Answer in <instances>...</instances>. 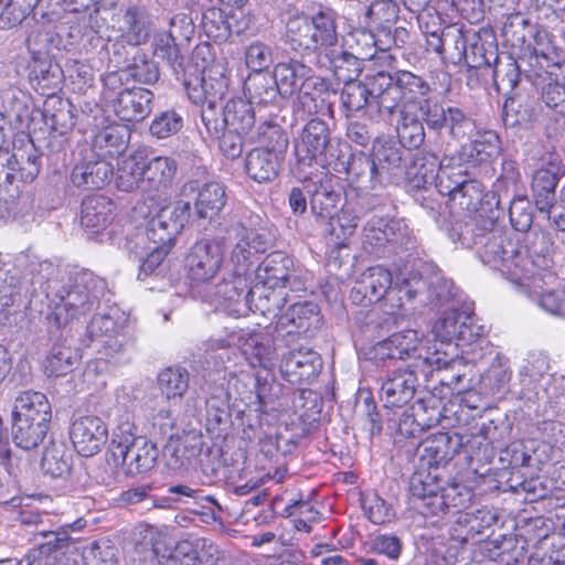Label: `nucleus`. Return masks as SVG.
Here are the masks:
<instances>
[{
  "mask_svg": "<svg viewBox=\"0 0 565 565\" xmlns=\"http://www.w3.org/2000/svg\"><path fill=\"white\" fill-rule=\"evenodd\" d=\"M458 436L438 433L418 446L419 465L409 481L411 504L425 518L460 513L472 502V490L462 483H447L441 466L458 452Z\"/></svg>",
  "mask_w": 565,
  "mask_h": 565,
  "instance_id": "1",
  "label": "nucleus"
},
{
  "mask_svg": "<svg viewBox=\"0 0 565 565\" xmlns=\"http://www.w3.org/2000/svg\"><path fill=\"white\" fill-rule=\"evenodd\" d=\"M476 255L513 284L531 278L535 268L546 269L552 264L550 255L536 244L529 247L514 242L494 225L487 232Z\"/></svg>",
  "mask_w": 565,
  "mask_h": 565,
  "instance_id": "2",
  "label": "nucleus"
},
{
  "mask_svg": "<svg viewBox=\"0 0 565 565\" xmlns=\"http://www.w3.org/2000/svg\"><path fill=\"white\" fill-rule=\"evenodd\" d=\"M49 288L58 302L47 320L60 329L74 319L85 317L98 306L105 282L88 270H76L63 277L61 282L49 281Z\"/></svg>",
  "mask_w": 565,
  "mask_h": 565,
  "instance_id": "3",
  "label": "nucleus"
},
{
  "mask_svg": "<svg viewBox=\"0 0 565 565\" xmlns=\"http://www.w3.org/2000/svg\"><path fill=\"white\" fill-rule=\"evenodd\" d=\"M109 451L114 462L125 466L130 475L150 471L159 455L156 445L137 436L135 425L128 420L119 423L114 430Z\"/></svg>",
  "mask_w": 565,
  "mask_h": 565,
  "instance_id": "4",
  "label": "nucleus"
},
{
  "mask_svg": "<svg viewBox=\"0 0 565 565\" xmlns=\"http://www.w3.org/2000/svg\"><path fill=\"white\" fill-rule=\"evenodd\" d=\"M374 88L377 93L383 92L381 106L384 109V121L392 122L396 109L401 105L417 107V103L430 92L428 83L420 76L409 71H396L394 74L380 72Z\"/></svg>",
  "mask_w": 565,
  "mask_h": 565,
  "instance_id": "5",
  "label": "nucleus"
},
{
  "mask_svg": "<svg viewBox=\"0 0 565 565\" xmlns=\"http://www.w3.org/2000/svg\"><path fill=\"white\" fill-rule=\"evenodd\" d=\"M191 216V204L177 201L162 207L149 222L143 231H138L132 239L138 245L167 247L171 250L177 236L181 233Z\"/></svg>",
  "mask_w": 565,
  "mask_h": 565,
  "instance_id": "6",
  "label": "nucleus"
},
{
  "mask_svg": "<svg viewBox=\"0 0 565 565\" xmlns=\"http://www.w3.org/2000/svg\"><path fill=\"white\" fill-rule=\"evenodd\" d=\"M356 41L358 44L362 42L363 46L358 47L355 53L348 52L339 45L319 51L317 53L318 65L331 71L340 82L347 83L355 79L362 71V62L374 57L377 45L371 33L360 32L356 34Z\"/></svg>",
  "mask_w": 565,
  "mask_h": 565,
  "instance_id": "7",
  "label": "nucleus"
},
{
  "mask_svg": "<svg viewBox=\"0 0 565 565\" xmlns=\"http://www.w3.org/2000/svg\"><path fill=\"white\" fill-rule=\"evenodd\" d=\"M339 152L338 146L332 145L328 124L319 118L309 120L295 140V153L299 163L331 167Z\"/></svg>",
  "mask_w": 565,
  "mask_h": 565,
  "instance_id": "8",
  "label": "nucleus"
},
{
  "mask_svg": "<svg viewBox=\"0 0 565 565\" xmlns=\"http://www.w3.org/2000/svg\"><path fill=\"white\" fill-rule=\"evenodd\" d=\"M205 294L203 296L205 301L222 307L228 315L239 317L245 316L252 310V302L258 286L249 287L248 275L235 273L227 274L216 285L203 287Z\"/></svg>",
  "mask_w": 565,
  "mask_h": 565,
  "instance_id": "9",
  "label": "nucleus"
},
{
  "mask_svg": "<svg viewBox=\"0 0 565 565\" xmlns=\"http://www.w3.org/2000/svg\"><path fill=\"white\" fill-rule=\"evenodd\" d=\"M417 113L429 130L439 132L447 129L452 139L461 140L473 129L472 119L459 107L446 106L436 99L418 100Z\"/></svg>",
  "mask_w": 565,
  "mask_h": 565,
  "instance_id": "10",
  "label": "nucleus"
},
{
  "mask_svg": "<svg viewBox=\"0 0 565 565\" xmlns=\"http://www.w3.org/2000/svg\"><path fill=\"white\" fill-rule=\"evenodd\" d=\"M225 246L221 239H201L192 245L185 268L192 287H210L211 280L218 274L224 260Z\"/></svg>",
  "mask_w": 565,
  "mask_h": 565,
  "instance_id": "11",
  "label": "nucleus"
},
{
  "mask_svg": "<svg viewBox=\"0 0 565 565\" xmlns=\"http://www.w3.org/2000/svg\"><path fill=\"white\" fill-rule=\"evenodd\" d=\"M202 122L210 136H218L224 129L252 137L255 132V111L250 103L242 98L230 99L223 107L222 118L213 109L201 110Z\"/></svg>",
  "mask_w": 565,
  "mask_h": 565,
  "instance_id": "12",
  "label": "nucleus"
},
{
  "mask_svg": "<svg viewBox=\"0 0 565 565\" xmlns=\"http://www.w3.org/2000/svg\"><path fill=\"white\" fill-rule=\"evenodd\" d=\"M273 75L281 90L282 98H289L300 88L316 89L319 94L330 93V83L312 73V70L299 60L290 58L274 67Z\"/></svg>",
  "mask_w": 565,
  "mask_h": 565,
  "instance_id": "13",
  "label": "nucleus"
},
{
  "mask_svg": "<svg viewBox=\"0 0 565 565\" xmlns=\"http://www.w3.org/2000/svg\"><path fill=\"white\" fill-rule=\"evenodd\" d=\"M565 174V167L561 157L555 152H550L542 158L541 167L534 172L532 178V192L535 205L541 213L550 217V210L558 202L555 201V189L558 180Z\"/></svg>",
  "mask_w": 565,
  "mask_h": 565,
  "instance_id": "14",
  "label": "nucleus"
},
{
  "mask_svg": "<svg viewBox=\"0 0 565 565\" xmlns=\"http://www.w3.org/2000/svg\"><path fill=\"white\" fill-rule=\"evenodd\" d=\"M433 332L440 347L451 348L454 340L461 341L463 344H470L479 339L484 329L476 322L472 315L467 311L447 310L433 327Z\"/></svg>",
  "mask_w": 565,
  "mask_h": 565,
  "instance_id": "15",
  "label": "nucleus"
},
{
  "mask_svg": "<svg viewBox=\"0 0 565 565\" xmlns=\"http://www.w3.org/2000/svg\"><path fill=\"white\" fill-rule=\"evenodd\" d=\"M546 269L535 268L532 277L515 285L526 288L537 297L539 306L546 312L565 318V290L556 289L558 278L555 273Z\"/></svg>",
  "mask_w": 565,
  "mask_h": 565,
  "instance_id": "16",
  "label": "nucleus"
},
{
  "mask_svg": "<svg viewBox=\"0 0 565 565\" xmlns=\"http://www.w3.org/2000/svg\"><path fill=\"white\" fill-rule=\"evenodd\" d=\"M43 116L45 124L53 131L47 143L49 151L58 157L65 149L63 136L75 126L73 105L58 96H49L44 102Z\"/></svg>",
  "mask_w": 565,
  "mask_h": 565,
  "instance_id": "17",
  "label": "nucleus"
},
{
  "mask_svg": "<svg viewBox=\"0 0 565 565\" xmlns=\"http://www.w3.org/2000/svg\"><path fill=\"white\" fill-rule=\"evenodd\" d=\"M331 168L339 173H345L348 181L362 190H374L381 186L379 171L371 154L363 151L345 156L339 152Z\"/></svg>",
  "mask_w": 565,
  "mask_h": 565,
  "instance_id": "18",
  "label": "nucleus"
},
{
  "mask_svg": "<svg viewBox=\"0 0 565 565\" xmlns=\"http://www.w3.org/2000/svg\"><path fill=\"white\" fill-rule=\"evenodd\" d=\"M75 450L83 457H92L102 450L108 438L104 420L97 416H82L75 419L70 429Z\"/></svg>",
  "mask_w": 565,
  "mask_h": 565,
  "instance_id": "19",
  "label": "nucleus"
},
{
  "mask_svg": "<svg viewBox=\"0 0 565 565\" xmlns=\"http://www.w3.org/2000/svg\"><path fill=\"white\" fill-rule=\"evenodd\" d=\"M310 198L311 212L321 220H327L335 214L337 207L342 200V186L338 177L324 173L317 180L305 185Z\"/></svg>",
  "mask_w": 565,
  "mask_h": 565,
  "instance_id": "20",
  "label": "nucleus"
},
{
  "mask_svg": "<svg viewBox=\"0 0 565 565\" xmlns=\"http://www.w3.org/2000/svg\"><path fill=\"white\" fill-rule=\"evenodd\" d=\"M322 360L310 348L289 350L284 354L280 370L282 376L291 384L310 383L322 370Z\"/></svg>",
  "mask_w": 565,
  "mask_h": 565,
  "instance_id": "21",
  "label": "nucleus"
},
{
  "mask_svg": "<svg viewBox=\"0 0 565 565\" xmlns=\"http://www.w3.org/2000/svg\"><path fill=\"white\" fill-rule=\"evenodd\" d=\"M236 244L231 252V263L235 273L249 275L250 268L256 262L257 255L268 248V241L265 235L256 230L243 225L236 226Z\"/></svg>",
  "mask_w": 565,
  "mask_h": 565,
  "instance_id": "22",
  "label": "nucleus"
},
{
  "mask_svg": "<svg viewBox=\"0 0 565 565\" xmlns=\"http://www.w3.org/2000/svg\"><path fill=\"white\" fill-rule=\"evenodd\" d=\"M392 274L382 266L367 268L356 279L350 291V299L360 306L380 301L392 286Z\"/></svg>",
  "mask_w": 565,
  "mask_h": 565,
  "instance_id": "23",
  "label": "nucleus"
},
{
  "mask_svg": "<svg viewBox=\"0 0 565 565\" xmlns=\"http://www.w3.org/2000/svg\"><path fill=\"white\" fill-rule=\"evenodd\" d=\"M380 77V72L374 75L366 76L364 82L352 79L344 83L341 93V103L349 111H359L365 106L375 107L379 117L384 120V109L381 106L383 92L380 94L375 90L374 85Z\"/></svg>",
  "mask_w": 565,
  "mask_h": 565,
  "instance_id": "24",
  "label": "nucleus"
},
{
  "mask_svg": "<svg viewBox=\"0 0 565 565\" xmlns=\"http://www.w3.org/2000/svg\"><path fill=\"white\" fill-rule=\"evenodd\" d=\"M419 344V335L415 330L394 333L379 341L370 350V359L376 365L385 366L387 361L404 360L411 356Z\"/></svg>",
  "mask_w": 565,
  "mask_h": 565,
  "instance_id": "25",
  "label": "nucleus"
},
{
  "mask_svg": "<svg viewBox=\"0 0 565 565\" xmlns=\"http://www.w3.org/2000/svg\"><path fill=\"white\" fill-rule=\"evenodd\" d=\"M493 225V216H486L483 213L466 214L451 223L448 235L454 243L459 244L462 248L473 249L476 253L487 232Z\"/></svg>",
  "mask_w": 565,
  "mask_h": 565,
  "instance_id": "26",
  "label": "nucleus"
},
{
  "mask_svg": "<svg viewBox=\"0 0 565 565\" xmlns=\"http://www.w3.org/2000/svg\"><path fill=\"white\" fill-rule=\"evenodd\" d=\"M417 386L418 379L413 370H395L382 382L381 399L385 407H403L414 397Z\"/></svg>",
  "mask_w": 565,
  "mask_h": 565,
  "instance_id": "27",
  "label": "nucleus"
},
{
  "mask_svg": "<svg viewBox=\"0 0 565 565\" xmlns=\"http://www.w3.org/2000/svg\"><path fill=\"white\" fill-rule=\"evenodd\" d=\"M292 259L282 252L270 253L257 268V278L269 288L296 289L298 281L292 274Z\"/></svg>",
  "mask_w": 565,
  "mask_h": 565,
  "instance_id": "28",
  "label": "nucleus"
},
{
  "mask_svg": "<svg viewBox=\"0 0 565 565\" xmlns=\"http://www.w3.org/2000/svg\"><path fill=\"white\" fill-rule=\"evenodd\" d=\"M379 171V178L383 184L394 178L404 174L405 169V150L391 139L375 140L372 146L371 153Z\"/></svg>",
  "mask_w": 565,
  "mask_h": 565,
  "instance_id": "29",
  "label": "nucleus"
},
{
  "mask_svg": "<svg viewBox=\"0 0 565 565\" xmlns=\"http://www.w3.org/2000/svg\"><path fill=\"white\" fill-rule=\"evenodd\" d=\"M399 8L393 0H376L371 3L367 9L366 17L370 23L376 28L380 34L385 36V41L376 40L379 49L381 51L388 50L392 44L397 45L396 36L399 34H406L404 29L395 30V35L392 36V26L398 19Z\"/></svg>",
  "mask_w": 565,
  "mask_h": 565,
  "instance_id": "30",
  "label": "nucleus"
},
{
  "mask_svg": "<svg viewBox=\"0 0 565 565\" xmlns=\"http://www.w3.org/2000/svg\"><path fill=\"white\" fill-rule=\"evenodd\" d=\"M153 93L142 87L126 88L119 92L114 109L124 121H141L152 110Z\"/></svg>",
  "mask_w": 565,
  "mask_h": 565,
  "instance_id": "31",
  "label": "nucleus"
},
{
  "mask_svg": "<svg viewBox=\"0 0 565 565\" xmlns=\"http://www.w3.org/2000/svg\"><path fill=\"white\" fill-rule=\"evenodd\" d=\"M178 170L177 161L170 157L158 156L145 159L143 193L163 194L173 183Z\"/></svg>",
  "mask_w": 565,
  "mask_h": 565,
  "instance_id": "32",
  "label": "nucleus"
},
{
  "mask_svg": "<svg viewBox=\"0 0 565 565\" xmlns=\"http://www.w3.org/2000/svg\"><path fill=\"white\" fill-rule=\"evenodd\" d=\"M119 32L121 40L129 45L147 43L152 32L151 14L145 8L128 7L119 19Z\"/></svg>",
  "mask_w": 565,
  "mask_h": 565,
  "instance_id": "33",
  "label": "nucleus"
},
{
  "mask_svg": "<svg viewBox=\"0 0 565 565\" xmlns=\"http://www.w3.org/2000/svg\"><path fill=\"white\" fill-rule=\"evenodd\" d=\"M397 118L395 131L403 148H418L425 141L424 122L418 116L416 107L405 104L396 109Z\"/></svg>",
  "mask_w": 565,
  "mask_h": 565,
  "instance_id": "34",
  "label": "nucleus"
},
{
  "mask_svg": "<svg viewBox=\"0 0 565 565\" xmlns=\"http://www.w3.org/2000/svg\"><path fill=\"white\" fill-rule=\"evenodd\" d=\"M319 307L313 302H297L291 305L287 311L280 316L278 324L281 328L291 326L288 333L312 334L320 327Z\"/></svg>",
  "mask_w": 565,
  "mask_h": 565,
  "instance_id": "35",
  "label": "nucleus"
},
{
  "mask_svg": "<svg viewBox=\"0 0 565 565\" xmlns=\"http://www.w3.org/2000/svg\"><path fill=\"white\" fill-rule=\"evenodd\" d=\"M114 167L108 160H89L73 168L71 180L77 188L86 190L100 189L113 178Z\"/></svg>",
  "mask_w": 565,
  "mask_h": 565,
  "instance_id": "36",
  "label": "nucleus"
},
{
  "mask_svg": "<svg viewBox=\"0 0 565 565\" xmlns=\"http://www.w3.org/2000/svg\"><path fill=\"white\" fill-rule=\"evenodd\" d=\"M12 417L13 419L50 424L52 418L51 404L41 392H22L14 401Z\"/></svg>",
  "mask_w": 565,
  "mask_h": 565,
  "instance_id": "37",
  "label": "nucleus"
},
{
  "mask_svg": "<svg viewBox=\"0 0 565 565\" xmlns=\"http://www.w3.org/2000/svg\"><path fill=\"white\" fill-rule=\"evenodd\" d=\"M441 162L433 152L420 151L414 154L408 166L405 164L404 175L409 189H423L433 185Z\"/></svg>",
  "mask_w": 565,
  "mask_h": 565,
  "instance_id": "38",
  "label": "nucleus"
},
{
  "mask_svg": "<svg viewBox=\"0 0 565 565\" xmlns=\"http://www.w3.org/2000/svg\"><path fill=\"white\" fill-rule=\"evenodd\" d=\"M284 159L269 153L265 149H252L245 159V171L247 175L258 182H271L279 173Z\"/></svg>",
  "mask_w": 565,
  "mask_h": 565,
  "instance_id": "39",
  "label": "nucleus"
},
{
  "mask_svg": "<svg viewBox=\"0 0 565 565\" xmlns=\"http://www.w3.org/2000/svg\"><path fill=\"white\" fill-rule=\"evenodd\" d=\"M398 220L374 215L363 228V246L369 253L380 254L386 244H392Z\"/></svg>",
  "mask_w": 565,
  "mask_h": 565,
  "instance_id": "40",
  "label": "nucleus"
},
{
  "mask_svg": "<svg viewBox=\"0 0 565 565\" xmlns=\"http://www.w3.org/2000/svg\"><path fill=\"white\" fill-rule=\"evenodd\" d=\"M500 152V138L494 131L478 134L470 143L462 146L460 159L471 166L487 163Z\"/></svg>",
  "mask_w": 565,
  "mask_h": 565,
  "instance_id": "41",
  "label": "nucleus"
},
{
  "mask_svg": "<svg viewBox=\"0 0 565 565\" xmlns=\"http://www.w3.org/2000/svg\"><path fill=\"white\" fill-rule=\"evenodd\" d=\"M128 143V130L120 126H108L98 131L92 150L99 159L108 160L124 153Z\"/></svg>",
  "mask_w": 565,
  "mask_h": 565,
  "instance_id": "42",
  "label": "nucleus"
},
{
  "mask_svg": "<svg viewBox=\"0 0 565 565\" xmlns=\"http://www.w3.org/2000/svg\"><path fill=\"white\" fill-rule=\"evenodd\" d=\"M114 203L104 195H90L82 203L81 223L84 227L98 232L107 226L113 217Z\"/></svg>",
  "mask_w": 565,
  "mask_h": 565,
  "instance_id": "43",
  "label": "nucleus"
},
{
  "mask_svg": "<svg viewBox=\"0 0 565 565\" xmlns=\"http://www.w3.org/2000/svg\"><path fill=\"white\" fill-rule=\"evenodd\" d=\"M335 15L332 9L326 8L319 10L310 19L312 25L311 39L313 40V50L317 53L338 45Z\"/></svg>",
  "mask_w": 565,
  "mask_h": 565,
  "instance_id": "44",
  "label": "nucleus"
},
{
  "mask_svg": "<svg viewBox=\"0 0 565 565\" xmlns=\"http://www.w3.org/2000/svg\"><path fill=\"white\" fill-rule=\"evenodd\" d=\"M250 143H258L256 149H265L269 153L285 158L288 149L289 139L285 129L276 122L264 121L258 125L254 135L250 137Z\"/></svg>",
  "mask_w": 565,
  "mask_h": 565,
  "instance_id": "45",
  "label": "nucleus"
},
{
  "mask_svg": "<svg viewBox=\"0 0 565 565\" xmlns=\"http://www.w3.org/2000/svg\"><path fill=\"white\" fill-rule=\"evenodd\" d=\"M227 194L225 186L218 182L205 183L195 201L196 215L200 218H214L225 207Z\"/></svg>",
  "mask_w": 565,
  "mask_h": 565,
  "instance_id": "46",
  "label": "nucleus"
},
{
  "mask_svg": "<svg viewBox=\"0 0 565 565\" xmlns=\"http://www.w3.org/2000/svg\"><path fill=\"white\" fill-rule=\"evenodd\" d=\"M157 384L168 401L180 402L189 390L190 373L179 365L169 366L160 371Z\"/></svg>",
  "mask_w": 565,
  "mask_h": 565,
  "instance_id": "47",
  "label": "nucleus"
},
{
  "mask_svg": "<svg viewBox=\"0 0 565 565\" xmlns=\"http://www.w3.org/2000/svg\"><path fill=\"white\" fill-rule=\"evenodd\" d=\"M145 158L141 154H131L118 163L116 185L120 191L143 192Z\"/></svg>",
  "mask_w": 565,
  "mask_h": 565,
  "instance_id": "48",
  "label": "nucleus"
},
{
  "mask_svg": "<svg viewBox=\"0 0 565 565\" xmlns=\"http://www.w3.org/2000/svg\"><path fill=\"white\" fill-rule=\"evenodd\" d=\"M119 329L115 320L108 315L94 317L87 326V337L92 342H97L100 347L118 352L121 342L118 340Z\"/></svg>",
  "mask_w": 565,
  "mask_h": 565,
  "instance_id": "49",
  "label": "nucleus"
},
{
  "mask_svg": "<svg viewBox=\"0 0 565 565\" xmlns=\"http://www.w3.org/2000/svg\"><path fill=\"white\" fill-rule=\"evenodd\" d=\"M40 537L43 539V542H40L38 548L30 552L25 565H31L36 558L42 559V556L61 553L68 547L71 542V536L64 527L57 531L41 529L34 533L35 541Z\"/></svg>",
  "mask_w": 565,
  "mask_h": 565,
  "instance_id": "50",
  "label": "nucleus"
},
{
  "mask_svg": "<svg viewBox=\"0 0 565 565\" xmlns=\"http://www.w3.org/2000/svg\"><path fill=\"white\" fill-rule=\"evenodd\" d=\"M484 186L477 180L467 179L461 188L454 193L449 201L451 207L467 212V214L486 213L483 207Z\"/></svg>",
  "mask_w": 565,
  "mask_h": 565,
  "instance_id": "51",
  "label": "nucleus"
},
{
  "mask_svg": "<svg viewBox=\"0 0 565 565\" xmlns=\"http://www.w3.org/2000/svg\"><path fill=\"white\" fill-rule=\"evenodd\" d=\"M41 468L52 478H65L72 469V454L63 443H51L44 450Z\"/></svg>",
  "mask_w": 565,
  "mask_h": 565,
  "instance_id": "52",
  "label": "nucleus"
},
{
  "mask_svg": "<svg viewBox=\"0 0 565 565\" xmlns=\"http://www.w3.org/2000/svg\"><path fill=\"white\" fill-rule=\"evenodd\" d=\"M312 25L302 13L290 15L286 22L285 41L295 51L313 50Z\"/></svg>",
  "mask_w": 565,
  "mask_h": 565,
  "instance_id": "53",
  "label": "nucleus"
},
{
  "mask_svg": "<svg viewBox=\"0 0 565 565\" xmlns=\"http://www.w3.org/2000/svg\"><path fill=\"white\" fill-rule=\"evenodd\" d=\"M50 424L36 423L25 419H13L12 437L14 444L24 449L31 450L43 443L47 435Z\"/></svg>",
  "mask_w": 565,
  "mask_h": 565,
  "instance_id": "54",
  "label": "nucleus"
},
{
  "mask_svg": "<svg viewBox=\"0 0 565 565\" xmlns=\"http://www.w3.org/2000/svg\"><path fill=\"white\" fill-rule=\"evenodd\" d=\"M17 157L8 149H0V201H14L20 194L17 181Z\"/></svg>",
  "mask_w": 565,
  "mask_h": 565,
  "instance_id": "55",
  "label": "nucleus"
},
{
  "mask_svg": "<svg viewBox=\"0 0 565 565\" xmlns=\"http://www.w3.org/2000/svg\"><path fill=\"white\" fill-rule=\"evenodd\" d=\"M77 351L68 345L54 344L44 362V372L49 376H63L70 373L78 362Z\"/></svg>",
  "mask_w": 565,
  "mask_h": 565,
  "instance_id": "56",
  "label": "nucleus"
},
{
  "mask_svg": "<svg viewBox=\"0 0 565 565\" xmlns=\"http://www.w3.org/2000/svg\"><path fill=\"white\" fill-rule=\"evenodd\" d=\"M246 89L249 95L250 105L253 103L267 106L274 104L278 96L281 97V90L274 77L266 74H256L249 78L246 84Z\"/></svg>",
  "mask_w": 565,
  "mask_h": 565,
  "instance_id": "57",
  "label": "nucleus"
},
{
  "mask_svg": "<svg viewBox=\"0 0 565 565\" xmlns=\"http://www.w3.org/2000/svg\"><path fill=\"white\" fill-rule=\"evenodd\" d=\"M152 45L154 55L166 61L174 73L183 70L184 57L172 31L156 34Z\"/></svg>",
  "mask_w": 565,
  "mask_h": 565,
  "instance_id": "58",
  "label": "nucleus"
},
{
  "mask_svg": "<svg viewBox=\"0 0 565 565\" xmlns=\"http://www.w3.org/2000/svg\"><path fill=\"white\" fill-rule=\"evenodd\" d=\"M30 78L42 89L43 95L55 96L54 92L62 83V68L49 60L39 61L33 66Z\"/></svg>",
  "mask_w": 565,
  "mask_h": 565,
  "instance_id": "59",
  "label": "nucleus"
},
{
  "mask_svg": "<svg viewBox=\"0 0 565 565\" xmlns=\"http://www.w3.org/2000/svg\"><path fill=\"white\" fill-rule=\"evenodd\" d=\"M128 248L141 262L140 271L138 274L139 279L151 275L170 252L167 250V247H158V245L151 246L145 244L136 246V239L132 238L128 243Z\"/></svg>",
  "mask_w": 565,
  "mask_h": 565,
  "instance_id": "60",
  "label": "nucleus"
},
{
  "mask_svg": "<svg viewBox=\"0 0 565 565\" xmlns=\"http://www.w3.org/2000/svg\"><path fill=\"white\" fill-rule=\"evenodd\" d=\"M498 521V515L488 509H479L473 513L460 515L457 520L458 525L466 527V535L462 541L475 539L476 536L486 535V532L492 527Z\"/></svg>",
  "mask_w": 565,
  "mask_h": 565,
  "instance_id": "61",
  "label": "nucleus"
},
{
  "mask_svg": "<svg viewBox=\"0 0 565 565\" xmlns=\"http://www.w3.org/2000/svg\"><path fill=\"white\" fill-rule=\"evenodd\" d=\"M467 173L461 167L440 166L433 186L437 190L438 196H448L449 201L461 185L467 181Z\"/></svg>",
  "mask_w": 565,
  "mask_h": 565,
  "instance_id": "62",
  "label": "nucleus"
},
{
  "mask_svg": "<svg viewBox=\"0 0 565 565\" xmlns=\"http://www.w3.org/2000/svg\"><path fill=\"white\" fill-rule=\"evenodd\" d=\"M244 339L238 344L242 348L244 354L249 355L255 361L250 363L253 365L259 364L262 366H266L269 363L274 355V349L268 339H265L260 333H250L244 331Z\"/></svg>",
  "mask_w": 565,
  "mask_h": 565,
  "instance_id": "63",
  "label": "nucleus"
},
{
  "mask_svg": "<svg viewBox=\"0 0 565 565\" xmlns=\"http://www.w3.org/2000/svg\"><path fill=\"white\" fill-rule=\"evenodd\" d=\"M124 72L127 78L148 85L157 83L160 76L158 64L142 52L136 53Z\"/></svg>",
  "mask_w": 565,
  "mask_h": 565,
  "instance_id": "64",
  "label": "nucleus"
}]
</instances>
